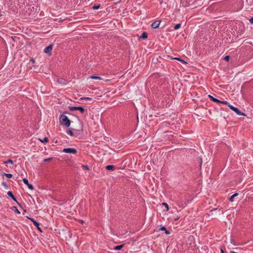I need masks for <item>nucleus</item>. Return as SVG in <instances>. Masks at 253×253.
<instances>
[{
  "instance_id": "obj_1",
  "label": "nucleus",
  "mask_w": 253,
  "mask_h": 253,
  "mask_svg": "<svg viewBox=\"0 0 253 253\" xmlns=\"http://www.w3.org/2000/svg\"><path fill=\"white\" fill-rule=\"evenodd\" d=\"M59 121L61 125H64L67 127L69 126L70 125V121L65 115H61L59 119Z\"/></svg>"
},
{
  "instance_id": "obj_2",
  "label": "nucleus",
  "mask_w": 253,
  "mask_h": 253,
  "mask_svg": "<svg viewBox=\"0 0 253 253\" xmlns=\"http://www.w3.org/2000/svg\"><path fill=\"white\" fill-rule=\"evenodd\" d=\"M228 107L232 110H233V111H234L235 112H236L238 115H241V116H246L245 114L241 112V111H239V110L236 108V107H235L234 106H233L232 105H228Z\"/></svg>"
},
{
  "instance_id": "obj_3",
  "label": "nucleus",
  "mask_w": 253,
  "mask_h": 253,
  "mask_svg": "<svg viewBox=\"0 0 253 253\" xmlns=\"http://www.w3.org/2000/svg\"><path fill=\"white\" fill-rule=\"evenodd\" d=\"M69 109L70 111H74L76 110H79L81 113H83L84 111V108L82 107H70Z\"/></svg>"
},
{
  "instance_id": "obj_4",
  "label": "nucleus",
  "mask_w": 253,
  "mask_h": 253,
  "mask_svg": "<svg viewBox=\"0 0 253 253\" xmlns=\"http://www.w3.org/2000/svg\"><path fill=\"white\" fill-rule=\"evenodd\" d=\"M63 152L66 153H73V154H76L77 153V150L75 149L74 148H64L63 150Z\"/></svg>"
},
{
  "instance_id": "obj_5",
  "label": "nucleus",
  "mask_w": 253,
  "mask_h": 253,
  "mask_svg": "<svg viewBox=\"0 0 253 253\" xmlns=\"http://www.w3.org/2000/svg\"><path fill=\"white\" fill-rule=\"evenodd\" d=\"M52 49V45L50 44L49 45L47 46L46 47H45L44 49V52L47 54H50L51 51Z\"/></svg>"
},
{
  "instance_id": "obj_6",
  "label": "nucleus",
  "mask_w": 253,
  "mask_h": 253,
  "mask_svg": "<svg viewBox=\"0 0 253 253\" xmlns=\"http://www.w3.org/2000/svg\"><path fill=\"white\" fill-rule=\"evenodd\" d=\"M23 182L28 186V188L30 189H31V190H33L34 189L33 186L32 184H29L27 179H26L25 178H23Z\"/></svg>"
},
{
  "instance_id": "obj_7",
  "label": "nucleus",
  "mask_w": 253,
  "mask_h": 253,
  "mask_svg": "<svg viewBox=\"0 0 253 253\" xmlns=\"http://www.w3.org/2000/svg\"><path fill=\"white\" fill-rule=\"evenodd\" d=\"M28 218L33 222V223H34V224L37 227V228L41 231L42 232V230L41 229V228H40V224L37 222L36 220H35L33 218H29L28 217Z\"/></svg>"
},
{
  "instance_id": "obj_8",
  "label": "nucleus",
  "mask_w": 253,
  "mask_h": 253,
  "mask_svg": "<svg viewBox=\"0 0 253 253\" xmlns=\"http://www.w3.org/2000/svg\"><path fill=\"white\" fill-rule=\"evenodd\" d=\"M160 24V21H157L154 22L152 24L151 27L154 29H156L159 27Z\"/></svg>"
},
{
  "instance_id": "obj_9",
  "label": "nucleus",
  "mask_w": 253,
  "mask_h": 253,
  "mask_svg": "<svg viewBox=\"0 0 253 253\" xmlns=\"http://www.w3.org/2000/svg\"><path fill=\"white\" fill-rule=\"evenodd\" d=\"M209 97L213 101L215 102H216V103H219V102H221V101L216 99V98H214L213 96H212L211 95H208Z\"/></svg>"
},
{
  "instance_id": "obj_10",
  "label": "nucleus",
  "mask_w": 253,
  "mask_h": 253,
  "mask_svg": "<svg viewBox=\"0 0 253 253\" xmlns=\"http://www.w3.org/2000/svg\"><path fill=\"white\" fill-rule=\"evenodd\" d=\"M7 195L10 197L14 201H16V198L14 196L13 194L11 191H8L7 192Z\"/></svg>"
},
{
  "instance_id": "obj_11",
  "label": "nucleus",
  "mask_w": 253,
  "mask_h": 253,
  "mask_svg": "<svg viewBox=\"0 0 253 253\" xmlns=\"http://www.w3.org/2000/svg\"><path fill=\"white\" fill-rule=\"evenodd\" d=\"M140 38L143 39H146L147 38V34L145 32H144L142 34V35L140 37Z\"/></svg>"
},
{
  "instance_id": "obj_12",
  "label": "nucleus",
  "mask_w": 253,
  "mask_h": 253,
  "mask_svg": "<svg viewBox=\"0 0 253 253\" xmlns=\"http://www.w3.org/2000/svg\"><path fill=\"white\" fill-rule=\"evenodd\" d=\"M114 168V166L113 165H108L106 167V169L107 170H113Z\"/></svg>"
},
{
  "instance_id": "obj_13",
  "label": "nucleus",
  "mask_w": 253,
  "mask_h": 253,
  "mask_svg": "<svg viewBox=\"0 0 253 253\" xmlns=\"http://www.w3.org/2000/svg\"><path fill=\"white\" fill-rule=\"evenodd\" d=\"M238 194L237 193H236L234 194H233V195H232V196L230 198V199H229L230 201H231V202H233V199H234V198L235 197L237 196H238Z\"/></svg>"
},
{
  "instance_id": "obj_14",
  "label": "nucleus",
  "mask_w": 253,
  "mask_h": 253,
  "mask_svg": "<svg viewBox=\"0 0 253 253\" xmlns=\"http://www.w3.org/2000/svg\"><path fill=\"white\" fill-rule=\"evenodd\" d=\"M124 244L119 245V246H117L114 248V249L116 250H120L124 247Z\"/></svg>"
},
{
  "instance_id": "obj_15",
  "label": "nucleus",
  "mask_w": 253,
  "mask_h": 253,
  "mask_svg": "<svg viewBox=\"0 0 253 253\" xmlns=\"http://www.w3.org/2000/svg\"><path fill=\"white\" fill-rule=\"evenodd\" d=\"M160 230H162V231H165V233L167 234H169L170 233L168 230H167L166 228L164 226L161 227V228H160Z\"/></svg>"
},
{
  "instance_id": "obj_16",
  "label": "nucleus",
  "mask_w": 253,
  "mask_h": 253,
  "mask_svg": "<svg viewBox=\"0 0 253 253\" xmlns=\"http://www.w3.org/2000/svg\"><path fill=\"white\" fill-rule=\"evenodd\" d=\"M58 82L61 84H65V80L64 79H59L58 80Z\"/></svg>"
},
{
  "instance_id": "obj_17",
  "label": "nucleus",
  "mask_w": 253,
  "mask_h": 253,
  "mask_svg": "<svg viewBox=\"0 0 253 253\" xmlns=\"http://www.w3.org/2000/svg\"><path fill=\"white\" fill-rule=\"evenodd\" d=\"M90 78L92 79H95V80H102L101 78H100L99 77H97V76H92L90 77Z\"/></svg>"
},
{
  "instance_id": "obj_18",
  "label": "nucleus",
  "mask_w": 253,
  "mask_h": 253,
  "mask_svg": "<svg viewBox=\"0 0 253 253\" xmlns=\"http://www.w3.org/2000/svg\"><path fill=\"white\" fill-rule=\"evenodd\" d=\"M42 142H47L48 141L47 137H44L43 139H39Z\"/></svg>"
},
{
  "instance_id": "obj_19",
  "label": "nucleus",
  "mask_w": 253,
  "mask_h": 253,
  "mask_svg": "<svg viewBox=\"0 0 253 253\" xmlns=\"http://www.w3.org/2000/svg\"><path fill=\"white\" fill-rule=\"evenodd\" d=\"M4 174L5 175V176L8 178H11L12 176V175L10 173H4Z\"/></svg>"
},
{
  "instance_id": "obj_20",
  "label": "nucleus",
  "mask_w": 253,
  "mask_h": 253,
  "mask_svg": "<svg viewBox=\"0 0 253 253\" xmlns=\"http://www.w3.org/2000/svg\"><path fill=\"white\" fill-rule=\"evenodd\" d=\"M162 205L164 206L167 208V211H168L169 210L168 205L166 203H163Z\"/></svg>"
},
{
  "instance_id": "obj_21",
  "label": "nucleus",
  "mask_w": 253,
  "mask_h": 253,
  "mask_svg": "<svg viewBox=\"0 0 253 253\" xmlns=\"http://www.w3.org/2000/svg\"><path fill=\"white\" fill-rule=\"evenodd\" d=\"M180 25H180V24H176V25L174 26V30H177V29H179V28H180Z\"/></svg>"
},
{
  "instance_id": "obj_22",
  "label": "nucleus",
  "mask_w": 253,
  "mask_h": 253,
  "mask_svg": "<svg viewBox=\"0 0 253 253\" xmlns=\"http://www.w3.org/2000/svg\"><path fill=\"white\" fill-rule=\"evenodd\" d=\"M13 163V161L11 160H10V159L7 160V161H6L4 162V164L10 163V164H12Z\"/></svg>"
},
{
  "instance_id": "obj_23",
  "label": "nucleus",
  "mask_w": 253,
  "mask_h": 253,
  "mask_svg": "<svg viewBox=\"0 0 253 253\" xmlns=\"http://www.w3.org/2000/svg\"><path fill=\"white\" fill-rule=\"evenodd\" d=\"M12 209H14L15 211L17 213H20V211H19V210L17 209V208L16 207H13Z\"/></svg>"
},
{
  "instance_id": "obj_24",
  "label": "nucleus",
  "mask_w": 253,
  "mask_h": 253,
  "mask_svg": "<svg viewBox=\"0 0 253 253\" xmlns=\"http://www.w3.org/2000/svg\"><path fill=\"white\" fill-rule=\"evenodd\" d=\"M67 133H68V134H70V135H71V136H73V131H72V130H68L67 131Z\"/></svg>"
},
{
  "instance_id": "obj_25",
  "label": "nucleus",
  "mask_w": 253,
  "mask_h": 253,
  "mask_svg": "<svg viewBox=\"0 0 253 253\" xmlns=\"http://www.w3.org/2000/svg\"><path fill=\"white\" fill-rule=\"evenodd\" d=\"M229 56L228 55H227V56H225L224 58V59L227 61H229Z\"/></svg>"
},
{
  "instance_id": "obj_26",
  "label": "nucleus",
  "mask_w": 253,
  "mask_h": 253,
  "mask_svg": "<svg viewBox=\"0 0 253 253\" xmlns=\"http://www.w3.org/2000/svg\"><path fill=\"white\" fill-rule=\"evenodd\" d=\"M220 103H222V104H225V105H227L228 106V105H230L229 104V103L227 102V101H221V102H220Z\"/></svg>"
},
{
  "instance_id": "obj_27",
  "label": "nucleus",
  "mask_w": 253,
  "mask_h": 253,
  "mask_svg": "<svg viewBox=\"0 0 253 253\" xmlns=\"http://www.w3.org/2000/svg\"><path fill=\"white\" fill-rule=\"evenodd\" d=\"M99 7H100V5H94L93 6V8L94 9H97L99 8Z\"/></svg>"
},
{
  "instance_id": "obj_28",
  "label": "nucleus",
  "mask_w": 253,
  "mask_h": 253,
  "mask_svg": "<svg viewBox=\"0 0 253 253\" xmlns=\"http://www.w3.org/2000/svg\"><path fill=\"white\" fill-rule=\"evenodd\" d=\"M51 159H52V158H51L45 159H44V162H49V161H51Z\"/></svg>"
},
{
  "instance_id": "obj_29",
  "label": "nucleus",
  "mask_w": 253,
  "mask_h": 253,
  "mask_svg": "<svg viewBox=\"0 0 253 253\" xmlns=\"http://www.w3.org/2000/svg\"><path fill=\"white\" fill-rule=\"evenodd\" d=\"M179 61H180L181 63H182V64H187V62H186L185 61H184V60H183V59H180V60H179Z\"/></svg>"
},
{
  "instance_id": "obj_30",
  "label": "nucleus",
  "mask_w": 253,
  "mask_h": 253,
  "mask_svg": "<svg viewBox=\"0 0 253 253\" xmlns=\"http://www.w3.org/2000/svg\"><path fill=\"white\" fill-rule=\"evenodd\" d=\"M82 167H83L84 169H87V170H88V169H89V168H88V167L87 166H86V165H83V166H82Z\"/></svg>"
},
{
  "instance_id": "obj_31",
  "label": "nucleus",
  "mask_w": 253,
  "mask_h": 253,
  "mask_svg": "<svg viewBox=\"0 0 253 253\" xmlns=\"http://www.w3.org/2000/svg\"><path fill=\"white\" fill-rule=\"evenodd\" d=\"M87 99V100H91V98H89V97H84V98H82V99Z\"/></svg>"
},
{
  "instance_id": "obj_32",
  "label": "nucleus",
  "mask_w": 253,
  "mask_h": 253,
  "mask_svg": "<svg viewBox=\"0 0 253 253\" xmlns=\"http://www.w3.org/2000/svg\"><path fill=\"white\" fill-rule=\"evenodd\" d=\"M250 22L253 24V17L250 19Z\"/></svg>"
},
{
  "instance_id": "obj_33",
  "label": "nucleus",
  "mask_w": 253,
  "mask_h": 253,
  "mask_svg": "<svg viewBox=\"0 0 253 253\" xmlns=\"http://www.w3.org/2000/svg\"><path fill=\"white\" fill-rule=\"evenodd\" d=\"M172 59H175V60H178V61H179L180 60V58H179L178 57H174V58H173Z\"/></svg>"
},
{
  "instance_id": "obj_34",
  "label": "nucleus",
  "mask_w": 253,
  "mask_h": 253,
  "mask_svg": "<svg viewBox=\"0 0 253 253\" xmlns=\"http://www.w3.org/2000/svg\"><path fill=\"white\" fill-rule=\"evenodd\" d=\"M221 253H224V251L222 249L220 250Z\"/></svg>"
},
{
  "instance_id": "obj_35",
  "label": "nucleus",
  "mask_w": 253,
  "mask_h": 253,
  "mask_svg": "<svg viewBox=\"0 0 253 253\" xmlns=\"http://www.w3.org/2000/svg\"><path fill=\"white\" fill-rule=\"evenodd\" d=\"M230 253H237L234 252H233V251H231V252H230Z\"/></svg>"
},
{
  "instance_id": "obj_36",
  "label": "nucleus",
  "mask_w": 253,
  "mask_h": 253,
  "mask_svg": "<svg viewBox=\"0 0 253 253\" xmlns=\"http://www.w3.org/2000/svg\"><path fill=\"white\" fill-rule=\"evenodd\" d=\"M81 223H83V220H82V221H81Z\"/></svg>"
},
{
  "instance_id": "obj_37",
  "label": "nucleus",
  "mask_w": 253,
  "mask_h": 253,
  "mask_svg": "<svg viewBox=\"0 0 253 253\" xmlns=\"http://www.w3.org/2000/svg\"><path fill=\"white\" fill-rule=\"evenodd\" d=\"M0 16H1V15H0Z\"/></svg>"
}]
</instances>
